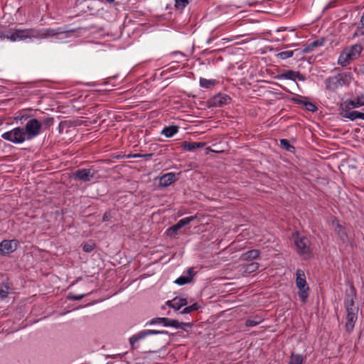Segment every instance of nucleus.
Listing matches in <instances>:
<instances>
[{
	"label": "nucleus",
	"instance_id": "11",
	"mask_svg": "<svg viewBox=\"0 0 364 364\" xmlns=\"http://www.w3.org/2000/svg\"><path fill=\"white\" fill-rule=\"evenodd\" d=\"M95 172L90 168H81L73 173V178L83 182L90 181L94 177Z\"/></svg>",
	"mask_w": 364,
	"mask_h": 364
},
{
	"label": "nucleus",
	"instance_id": "37",
	"mask_svg": "<svg viewBox=\"0 0 364 364\" xmlns=\"http://www.w3.org/2000/svg\"><path fill=\"white\" fill-rule=\"evenodd\" d=\"M9 291V287L7 284H0V297L4 299L7 296Z\"/></svg>",
	"mask_w": 364,
	"mask_h": 364
},
{
	"label": "nucleus",
	"instance_id": "5",
	"mask_svg": "<svg viewBox=\"0 0 364 364\" xmlns=\"http://www.w3.org/2000/svg\"><path fill=\"white\" fill-rule=\"evenodd\" d=\"M42 124L37 119H29L25 125L24 131L27 140L37 136L41 130Z\"/></svg>",
	"mask_w": 364,
	"mask_h": 364
},
{
	"label": "nucleus",
	"instance_id": "34",
	"mask_svg": "<svg viewBox=\"0 0 364 364\" xmlns=\"http://www.w3.org/2000/svg\"><path fill=\"white\" fill-rule=\"evenodd\" d=\"M55 119L53 117H46L43 119L41 124L44 129H48L53 125Z\"/></svg>",
	"mask_w": 364,
	"mask_h": 364
},
{
	"label": "nucleus",
	"instance_id": "17",
	"mask_svg": "<svg viewBox=\"0 0 364 364\" xmlns=\"http://www.w3.org/2000/svg\"><path fill=\"white\" fill-rule=\"evenodd\" d=\"M260 251L253 249L242 253L240 256L242 261H252L259 257Z\"/></svg>",
	"mask_w": 364,
	"mask_h": 364
},
{
	"label": "nucleus",
	"instance_id": "16",
	"mask_svg": "<svg viewBox=\"0 0 364 364\" xmlns=\"http://www.w3.org/2000/svg\"><path fill=\"white\" fill-rule=\"evenodd\" d=\"M166 305L175 310H179L182 306H186L188 304L187 299L184 298L175 297L171 301H166Z\"/></svg>",
	"mask_w": 364,
	"mask_h": 364
},
{
	"label": "nucleus",
	"instance_id": "23",
	"mask_svg": "<svg viewBox=\"0 0 364 364\" xmlns=\"http://www.w3.org/2000/svg\"><path fill=\"white\" fill-rule=\"evenodd\" d=\"M179 127L177 125H171L164 127L161 130V134L164 135L167 138L173 136L176 133L178 132Z\"/></svg>",
	"mask_w": 364,
	"mask_h": 364
},
{
	"label": "nucleus",
	"instance_id": "44",
	"mask_svg": "<svg viewBox=\"0 0 364 364\" xmlns=\"http://www.w3.org/2000/svg\"><path fill=\"white\" fill-rule=\"evenodd\" d=\"M360 28L363 30V31L360 32V34L363 35L364 34V13L363 14V15L360 17Z\"/></svg>",
	"mask_w": 364,
	"mask_h": 364
},
{
	"label": "nucleus",
	"instance_id": "6",
	"mask_svg": "<svg viewBox=\"0 0 364 364\" xmlns=\"http://www.w3.org/2000/svg\"><path fill=\"white\" fill-rule=\"evenodd\" d=\"M294 244L296 247L297 252L299 255L309 256L311 255V242L308 237L305 236H298L294 240Z\"/></svg>",
	"mask_w": 364,
	"mask_h": 364
},
{
	"label": "nucleus",
	"instance_id": "54",
	"mask_svg": "<svg viewBox=\"0 0 364 364\" xmlns=\"http://www.w3.org/2000/svg\"><path fill=\"white\" fill-rule=\"evenodd\" d=\"M107 3L110 4H113V5H115L116 3H115V1L114 0H105Z\"/></svg>",
	"mask_w": 364,
	"mask_h": 364
},
{
	"label": "nucleus",
	"instance_id": "21",
	"mask_svg": "<svg viewBox=\"0 0 364 364\" xmlns=\"http://www.w3.org/2000/svg\"><path fill=\"white\" fill-rule=\"evenodd\" d=\"M334 232L342 242H345L348 240L346 229L338 221L336 222Z\"/></svg>",
	"mask_w": 364,
	"mask_h": 364
},
{
	"label": "nucleus",
	"instance_id": "56",
	"mask_svg": "<svg viewBox=\"0 0 364 364\" xmlns=\"http://www.w3.org/2000/svg\"><path fill=\"white\" fill-rule=\"evenodd\" d=\"M63 124V122H60L59 128L60 129V126Z\"/></svg>",
	"mask_w": 364,
	"mask_h": 364
},
{
	"label": "nucleus",
	"instance_id": "38",
	"mask_svg": "<svg viewBox=\"0 0 364 364\" xmlns=\"http://www.w3.org/2000/svg\"><path fill=\"white\" fill-rule=\"evenodd\" d=\"M304 105L306 109L309 112H315L318 110V107H316V105L309 101H306V102L304 103Z\"/></svg>",
	"mask_w": 364,
	"mask_h": 364
},
{
	"label": "nucleus",
	"instance_id": "4",
	"mask_svg": "<svg viewBox=\"0 0 364 364\" xmlns=\"http://www.w3.org/2000/svg\"><path fill=\"white\" fill-rule=\"evenodd\" d=\"M1 138L14 144H21L26 139V136L24 129L18 127L4 132Z\"/></svg>",
	"mask_w": 364,
	"mask_h": 364
},
{
	"label": "nucleus",
	"instance_id": "42",
	"mask_svg": "<svg viewBox=\"0 0 364 364\" xmlns=\"http://www.w3.org/2000/svg\"><path fill=\"white\" fill-rule=\"evenodd\" d=\"M193 326V323H191V322H188V323H184V322H179L178 321V326L177 327H175L176 328H182V329H185L186 327H192Z\"/></svg>",
	"mask_w": 364,
	"mask_h": 364
},
{
	"label": "nucleus",
	"instance_id": "24",
	"mask_svg": "<svg viewBox=\"0 0 364 364\" xmlns=\"http://www.w3.org/2000/svg\"><path fill=\"white\" fill-rule=\"evenodd\" d=\"M205 145V142H182L181 147L186 151H192L196 149L202 148Z\"/></svg>",
	"mask_w": 364,
	"mask_h": 364
},
{
	"label": "nucleus",
	"instance_id": "32",
	"mask_svg": "<svg viewBox=\"0 0 364 364\" xmlns=\"http://www.w3.org/2000/svg\"><path fill=\"white\" fill-rule=\"evenodd\" d=\"M92 293V291H90L87 294H75L72 292L69 293L67 298L69 300L71 301H80L82 299H83L85 296L89 295Z\"/></svg>",
	"mask_w": 364,
	"mask_h": 364
},
{
	"label": "nucleus",
	"instance_id": "31",
	"mask_svg": "<svg viewBox=\"0 0 364 364\" xmlns=\"http://www.w3.org/2000/svg\"><path fill=\"white\" fill-rule=\"evenodd\" d=\"M196 218V215L186 217V218H182L180 220H178L176 224L178 225V227L181 229L183 227H184L185 225L189 224L191 222L193 221Z\"/></svg>",
	"mask_w": 364,
	"mask_h": 364
},
{
	"label": "nucleus",
	"instance_id": "9",
	"mask_svg": "<svg viewBox=\"0 0 364 364\" xmlns=\"http://www.w3.org/2000/svg\"><path fill=\"white\" fill-rule=\"evenodd\" d=\"M18 242L16 240H4L0 242V253L1 255H9L14 252L18 247Z\"/></svg>",
	"mask_w": 364,
	"mask_h": 364
},
{
	"label": "nucleus",
	"instance_id": "1",
	"mask_svg": "<svg viewBox=\"0 0 364 364\" xmlns=\"http://www.w3.org/2000/svg\"><path fill=\"white\" fill-rule=\"evenodd\" d=\"M61 28H26L7 31L2 33V37L11 41H24L27 38L43 39L64 33Z\"/></svg>",
	"mask_w": 364,
	"mask_h": 364
},
{
	"label": "nucleus",
	"instance_id": "36",
	"mask_svg": "<svg viewBox=\"0 0 364 364\" xmlns=\"http://www.w3.org/2000/svg\"><path fill=\"white\" fill-rule=\"evenodd\" d=\"M298 50H299L282 51V52L279 53L277 55V57L279 58H281L282 60H285V59H287V58H289L292 57L294 53V52L295 51H298Z\"/></svg>",
	"mask_w": 364,
	"mask_h": 364
},
{
	"label": "nucleus",
	"instance_id": "49",
	"mask_svg": "<svg viewBox=\"0 0 364 364\" xmlns=\"http://www.w3.org/2000/svg\"><path fill=\"white\" fill-rule=\"evenodd\" d=\"M154 155V154L151 153V154H142V158L145 159L146 160H149L151 158V156Z\"/></svg>",
	"mask_w": 364,
	"mask_h": 364
},
{
	"label": "nucleus",
	"instance_id": "2",
	"mask_svg": "<svg viewBox=\"0 0 364 364\" xmlns=\"http://www.w3.org/2000/svg\"><path fill=\"white\" fill-rule=\"evenodd\" d=\"M356 299V290L354 286L351 285L349 292H347L344 299V306L346 309V330L351 332L355 326V323L358 318V308L355 306V300Z\"/></svg>",
	"mask_w": 364,
	"mask_h": 364
},
{
	"label": "nucleus",
	"instance_id": "13",
	"mask_svg": "<svg viewBox=\"0 0 364 364\" xmlns=\"http://www.w3.org/2000/svg\"><path fill=\"white\" fill-rule=\"evenodd\" d=\"M178 180L176 174L173 172H169L164 174L159 178V185L162 187H167Z\"/></svg>",
	"mask_w": 364,
	"mask_h": 364
},
{
	"label": "nucleus",
	"instance_id": "25",
	"mask_svg": "<svg viewBox=\"0 0 364 364\" xmlns=\"http://www.w3.org/2000/svg\"><path fill=\"white\" fill-rule=\"evenodd\" d=\"M347 50L349 51V53L353 55V57L356 59L358 58L360 55V53L363 50V48L361 45L360 44H355L351 46H350Z\"/></svg>",
	"mask_w": 364,
	"mask_h": 364
},
{
	"label": "nucleus",
	"instance_id": "46",
	"mask_svg": "<svg viewBox=\"0 0 364 364\" xmlns=\"http://www.w3.org/2000/svg\"><path fill=\"white\" fill-rule=\"evenodd\" d=\"M111 218V215L109 212H105L102 216V221L106 222L109 221Z\"/></svg>",
	"mask_w": 364,
	"mask_h": 364
},
{
	"label": "nucleus",
	"instance_id": "18",
	"mask_svg": "<svg viewBox=\"0 0 364 364\" xmlns=\"http://www.w3.org/2000/svg\"><path fill=\"white\" fill-rule=\"evenodd\" d=\"M325 85L326 90L332 92L336 91L340 87L336 75L327 77L325 80Z\"/></svg>",
	"mask_w": 364,
	"mask_h": 364
},
{
	"label": "nucleus",
	"instance_id": "29",
	"mask_svg": "<svg viewBox=\"0 0 364 364\" xmlns=\"http://www.w3.org/2000/svg\"><path fill=\"white\" fill-rule=\"evenodd\" d=\"M280 146L285 149L286 151H288L289 152H294L295 148L294 146L290 144L289 141L286 139H280Z\"/></svg>",
	"mask_w": 364,
	"mask_h": 364
},
{
	"label": "nucleus",
	"instance_id": "7",
	"mask_svg": "<svg viewBox=\"0 0 364 364\" xmlns=\"http://www.w3.org/2000/svg\"><path fill=\"white\" fill-rule=\"evenodd\" d=\"M231 97L225 93H219L211 97L208 101L210 107H220L225 105L230 104Z\"/></svg>",
	"mask_w": 364,
	"mask_h": 364
},
{
	"label": "nucleus",
	"instance_id": "51",
	"mask_svg": "<svg viewBox=\"0 0 364 364\" xmlns=\"http://www.w3.org/2000/svg\"><path fill=\"white\" fill-rule=\"evenodd\" d=\"M216 38V36H212L207 39L206 43L210 44L211 42H213Z\"/></svg>",
	"mask_w": 364,
	"mask_h": 364
},
{
	"label": "nucleus",
	"instance_id": "12",
	"mask_svg": "<svg viewBox=\"0 0 364 364\" xmlns=\"http://www.w3.org/2000/svg\"><path fill=\"white\" fill-rule=\"evenodd\" d=\"M279 78L291 80L295 81L298 79L300 81H304L306 77L304 75L300 73L299 71L287 70L279 75Z\"/></svg>",
	"mask_w": 364,
	"mask_h": 364
},
{
	"label": "nucleus",
	"instance_id": "22",
	"mask_svg": "<svg viewBox=\"0 0 364 364\" xmlns=\"http://www.w3.org/2000/svg\"><path fill=\"white\" fill-rule=\"evenodd\" d=\"M324 39H318L314 41L307 44L305 48L300 52L301 53H308L314 50L316 48L323 45Z\"/></svg>",
	"mask_w": 364,
	"mask_h": 364
},
{
	"label": "nucleus",
	"instance_id": "48",
	"mask_svg": "<svg viewBox=\"0 0 364 364\" xmlns=\"http://www.w3.org/2000/svg\"><path fill=\"white\" fill-rule=\"evenodd\" d=\"M153 331L156 332L154 333L153 335H157V334H168V332L166 331H159V330H153Z\"/></svg>",
	"mask_w": 364,
	"mask_h": 364
},
{
	"label": "nucleus",
	"instance_id": "40",
	"mask_svg": "<svg viewBox=\"0 0 364 364\" xmlns=\"http://www.w3.org/2000/svg\"><path fill=\"white\" fill-rule=\"evenodd\" d=\"M338 63L344 67V66H346L347 65L349 64V61L346 58V56H344V55L341 53L339 58H338Z\"/></svg>",
	"mask_w": 364,
	"mask_h": 364
},
{
	"label": "nucleus",
	"instance_id": "33",
	"mask_svg": "<svg viewBox=\"0 0 364 364\" xmlns=\"http://www.w3.org/2000/svg\"><path fill=\"white\" fill-rule=\"evenodd\" d=\"M200 308V305L198 303H194L191 306L185 307L181 311V314H190L192 311H197Z\"/></svg>",
	"mask_w": 364,
	"mask_h": 364
},
{
	"label": "nucleus",
	"instance_id": "55",
	"mask_svg": "<svg viewBox=\"0 0 364 364\" xmlns=\"http://www.w3.org/2000/svg\"><path fill=\"white\" fill-rule=\"evenodd\" d=\"M124 158H126V159H131V158H133V154H127V155H124L123 156Z\"/></svg>",
	"mask_w": 364,
	"mask_h": 364
},
{
	"label": "nucleus",
	"instance_id": "14",
	"mask_svg": "<svg viewBox=\"0 0 364 364\" xmlns=\"http://www.w3.org/2000/svg\"><path fill=\"white\" fill-rule=\"evenodd\" d=\"M364 106V93L346 102V109H350Z\"/></svg>",
	"mask_w": 364,
	"mask_h": 364
},
{
	"label": "nucleus",
	"instance_id": "28",
	"mask_svg": "<svg viewBox=\"0 0 364 364\" xmlns=\"http://www.w3.org/2000/svg\"><path fill=\"white\" fill-rule=\"evenodd\" d=\"M303 362L304 357L301 355L291 353L288 364H302Z\"/></svg>",
	"mask_w": 364,
	"mask_h": 364
},
{
	"label": "nucleus",
	"instance_id": "10",
	"mask_svg": "<svg viewBox=\"0 0 364 364\" xmlns=\"http://www.w3.org/2000/svg\"><path fill=\"white\" fill-rule=\"evenodd\" d=\"M161 324L165 327H177L178 321L175 319H171L166 317H156L147 321L146 326Z\"/></svg>",
	"mask_w": 364,
	"mask_h": 364
},
{
	"label": "nucleus",
	"instance_id": "52",
	"mask_svg": "<svg viewBox=\"0 0 364 364\" xmlns=\"http://www.w3.org/2000/svg\"><path fill=\"white\" fill-rule=\"evenodd\" d=\"M358 119H363L364 120V113L359 112Z\"/></svg>",
	"mask_w": 364,
	"mask_h": 364
},
{
	"label": "nucleus",
	"instance_id": "39",
	"mask_svg": "<svg viewBox=\"0 0 364 364\" xmlns=\"http://www.w3.org/2000/svg\"><path fill=\"white\" fill-rule=\"evenodd\" d=\"M179 230H180V228L178 227V225L177 224H175L174 225L168 228L166 230V233L169 236H173V235H175L177 233V232Z\"/></svg>",
	"mask_w": 364,
	"mask_h": 364
},
{
	"label": "nucleus",
	"instance_id": "19",
	"mask_svg": "<svg viewBox=\"0 0 364 364\" xmlns=\"http://www.w3.org/2000/svg\"><path fill=\"white\" fill-rule=\"evenodd\" d=\"M259 263L257 262H252L249 264L242 265L241 269L244 275H248L255 272L259 269Z\"/></svg>",
	"mask_w": 364,
	"mask_h": 364
},
{
	"label": "nucleus",
	"instance_id": "30",
	"mask_svg": "<svg viewBox=\"0 0 364 364\" xmlns=\"http://www.w3.org/2000/svg\"><path fill=\"white\" fill-rule=\"evenodd\" d=\"M215 85V80H208L205 78H200V85L203 88H210Z\"/></svg>",
	"mask_w": 364,
	"mask_h": 364
},
{
	"label": "nucleus",
	"instance_id": "47",
	"mask_svg": "<svg viewBox=\"0 0 364 364\" xmlns=\"http://www.w3.org/2000/svg\"><path fill=\"white\" fill-rule=\"evenodd\" d=\"M238 38V36H232L231 38H223L222 41H225V42H230V41H234V40H236Z\"/></svg>",
	"mask_w": 364,
	"mask_h": 364
},
{
	"label": "nucleus",
	"instance_id": "3",
	"mask_svg": "<svg viewBox=\"0 0 364 364\" xmlns=\"http://www.w3.org/2000/svg\"><path fill=\"white\" fill-rule=\"evenodd\" d=\"M296 285L299 289V297L303 302H306L309 297V287L306 281V276L304 271L298 269L296 271Z\"/></svg>",
	"mask_w": 364,
	"mask_h": 364
},
{
	"label": "nucleus",
	"instance_id": "35",
	"mask_svg": "<svg viewBox=\"0 0 364 364\" xmlns=\"http://www.w3.org/2000/svg\"><path fill=\"white\" fill-rule=\"evenodd\" d=\"M191 0H175V8L177 10H183Z\"/></svg>",
	"mask_w": 364,
	"mask_h": 364
},
{
	"label": "nucleus",
	"instance_id": "27",
	"mask_svg": "<svg viewBox=\"0 0 364 364\" xmlns=\"http://www.w3.org/2000/svg\"><path fill=\"white\" fill-rule=\"evenodd\" d=\"M263 319L262 318V317L259 316H255L253 318H250L247 319L245 325L247 327H253L261 323Z\"/></svg>",
	"mask_w": 364,
	"mask_h": 364
},
{
	"label": "nucleus",
	"instance_id": "8",
	"mask_svg": "<svg viewBox=\"0 0 364 364\" xmlns=\"http://www.w3.org/2000/svg\"><path fill=\"white\" fill-rule=\"evenodd\" d=\"M156 332L153 331L151 329L143 330L131 336L129 339L131 349L136 350L138 348V346H136V343L138 341L145 338L148 336L153 335Z\"/></svg>",
	"mask_w": 364,
	"mask_h": 364
},
{
	"label": "nucleus",
	"instance_id": "45",
	"mask_svg": "<svg viewBox=\"0 0 364 364\" xmlns=\"http://www.w3.org/2000/svg\"><path fill=\"white\" fill-rule=\"evenodd\" d=\"M292 101L298 105H304V103L306 102V100H302L301 98H298V97H293Z\"/></svg>",
	"mask_w": 364,
	"mask_h": 364
},
{
	"label": "nucleus",
	"instance_id": "53",
	"mask_svg": "<svg viewBox=\"0 0 364 364\" xmlns=\"http://www.w3.org/2000/svg\"><path fill=\"white\" fill-rule=\"evenodd\" d=\"M133 158H142V154H133Z\"/></svg>",
	"mask_w": 364,
	"mask_h": 364
},
{
	"label": "nucleus",
	"instance_id": "50",
	"mask_svg": "<svg viewBox=\"0 0 364 364\" xmlns=\"http://www.w3.org/2000/svg\"><path fill=\"white\" fill-rule=\"evenodd\" d=\"M362 31H363V30L360 27H358L357 31L354 33L353 37H355L357 36L361 35L360 32H362Z\"/></svg>",
	"mask_w": 364,
	"mask_h": 364
},
{
	"label": "nucleus",
	"instance_id": "41",
	"mask_svg": "<svg viewBox=\"0 0 364 364\" xmlns=\"http://www.w3.org/2000/svg\"><path fill=\"white\" fill-rule=\"evenodd\" d=\"M95 249L93 243H86L83 245L82 250L85 252H91Z\"/></svg>",
	"mask_w": 364,
	"mask_h": 364
},
{
	"label": "nucleus",
	"instance_id": "43",
	"mask_svg": "<svg viewBox=\"0 0 364 364\" xmlns=\"http://www.w3.org/2000/svg\"><path fill=\"white\" fill-rule=\"evenodd\" d=\"M342 53L344 55V56L346 57V58L348 60L349 62L350 60H355V58L353 57V55L349 53V51L347 49L344 50L342 52Z\"/></svg>",
	"mask_w": 364,
	"mask_h": 364
},
{
	"label": "nucleus",
	"instance_id": "26",
	"mask_svg": "<svg viewBox=\"0 0 364 364\" xmlns=\"http://www.w3.org/2000/svg\"><path fill=\"white\" fill-rule=\"evenodd\" d=\"M359 112L358 111H350L349 112L348 109H342V112L341 113V116L344 118L349 119L351 121H354L358 119Z\"/></svg>",
	"mask_w": 364,
	"mask_h": 364
},
{
	"label": "nucleus",
	"instance_id": "20",
	"mask_svg": "<svg viewBox=\"0 0 364 364\" xmlns=\"http://www.w3.org/2000/svg\"><path fill=\"white\" fill-rule=\"evenodd\" d=\"M336 76L338 80L340 87L343 85L348 86L353 80V75L351 73H340Z\"/></svg>",
	"mask_w": 364,
	"mask_h": 364
},
{
	"label": "nucleus",
	"instance_id": "15",
	"mask_svg": "<svg viewBox=\"0 0 364 364\" xmlns=\"http://www.w3.org/2000/svg\"><path fill=\"white\" fill-rule=\"evenodd\" d=\"M188 275H182L175 280V283L178 285L182 286L190 283L192 281L193 276L196 272L193 271V267H190L187 269Z\"/></svg>",
	"mask_w": 364,
	"mask_h": 364
}]
</instances>
